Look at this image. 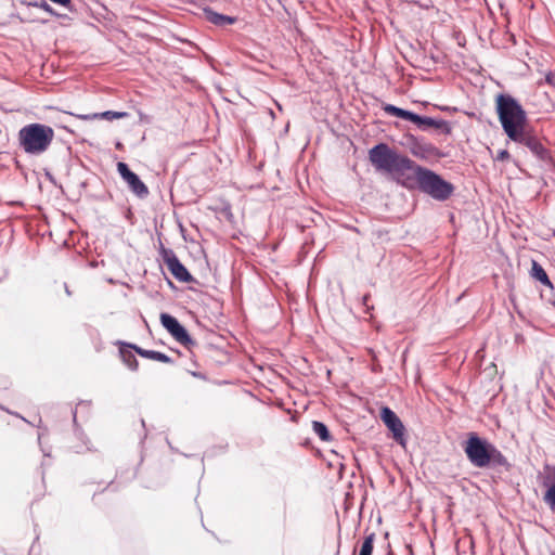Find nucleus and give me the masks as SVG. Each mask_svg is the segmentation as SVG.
<instances>
[{"label": "nucleus", "instance_id": "1", "mask_svg": "<svg viewBox=\"0 0 555 555\" xmlns=\"http://www.w3.org/2000/svg\"><path fill=\"white\" fill-rule=\"evenodd\" d=\"M495 111L508 139H516L519 132L528 127L527 113L513 95L499 93L495 96Z\"/></svg>", "mask_w": 555, "mask_h": 555}, {"label": "nucleus", "instance_id": "2", "mask_svg": "<svg viewBox=\"0 0 555 555\" xmlns=\"http://www.w3.org/2000/svg\"><path fill=\"white\" fill-rule=\"evenodd\" d=\"M465 453L475 467L508 469L509 463L503 453L486 439L472 434L465 444Z\"/></svg>", "mask_w": 555, "mask_h": 555}, {"label": "nucleus", "instance_id": "3", "mask_svg": "<svg viewBox=\"0 0 555 555\" xmlns=\"http://www.w3.org/2000/svg\"><path fill=\"white\" fill-rule=\"evenodd\" d=\"M369 158L376 170L398 177L404 176L406 171H412L415 165L408 156L398 154L386 143L374 145L369 151Z\"/></svg>", "mask_w": 555, "mask_h": 555}, {"label": "nucleus", "instance_id": "4", "mask_svg": "<svg viewBox=\"0 0 555 555\" xmlns=\"http://www.w3.org/2000/svg\"><path fill=\"white\" fill-rule=\"evenodd\" d=\"M53 139L54 130L44 124H29L18 131L20 147L29 155L43 154L50 147Z\"/></svg>", "mask_w": 555, "mask_h": 555}, {"label": "nucleus", "instance_id": "5", "mask_svg": "<svg viewBox=\"0 0 555 555\" xmlns=\"http://www.w3.org/2000/svg\"><path fill=\"white\" fill-rule=\"evenodd\" d=\"M418 189L436 201H447L454 192V185L435 171L417 164L412 169Z\"/></svg>", "mask_w": 555, "mask_h": 555}, {"label": "nucleus", "instance_id": "6", "mask_svg": "<svg viewBox=\"0 0 555 555\" xmlns=\"http://www.w3.org/2000/svg\"><path fill=\"white\" fill-rule=\"evenodd\" d=\"M511 140L526 146L537 159L545 164H552L553 158L551 152L543 144L542 138H540L532 128L527 127L519 132L516 139Z\"/></svg>", "mask_w": 555, "mask_h": 555}, {"label": "nucleus", "instance_id": "7", "mask_svg": "<svg viewBox=\"0 0 555 555\" xmlns=\"http://www.w3.org/2000/svg\"><path fill=\"white\" fill-rule=\"evenodd\" d=\"M160 323L163 327L181 345L191 347L195 345L194 339L190 336L186 328L179 320L166 312L160 313Z\"/></svg>", "mask_w": 555, "mask_h": 555}, {"label": "nucleus", "instance_id": "8", "mask_svg": "<svg viewBox=\"0 0 555 555\" xmlns=\"http://www.w3.org/2000/svg\"><path fill=\"white\" fill-rule=\"evenodd\" d=\"M159 254L166 263L170 273L175 276L176 280L182 283H190L194 281L192 274L189 272L186 267L179 260L176 253L164 246L160 247Z\"/></svg>", "mask_w": 555, "mask_h": 555}, {"label": "nucleus", "instance_id": "9", "mask_svg": "<svg viewBox=\"0 0 555 555\" xmlns=\"http://www.w3.org/2000/svg\"><path fill=\"white\" fill-rule=\"evenodd\" d=\"M380 418L391 431L393 440L400 446L405 447V427L399 416L390 408L383 406L380 410Z\"/></svg>", "mask_w": 555, "mask_h": 555}, {"label": "nucleus", "instance_id": "10", "mask_svg": "<svg viewBox=\"0 0 555 555\" xmlns=\"http://www.w3.org/2000/svg\"><path fill=\"white\" fill-rule=\"evenodd\" d=\"M117 171L133 194L140 198H145L149 195V189L145 183L129 168L126 163L118 162Z\"/></svg>", "mask_w": 555, "mask_h": 555}, {"label": "nucleus", "instance_id": "11", "mask_svg": "<svg viewBox=\"0 0 555 555\" xmlns=\"http://www.w3.org/2000/svg\"><path fill=\"white\" fill-rule=\"evenodd\" d=\"M410 152L413 156L421 159H431L442 156L440 150L434 144L415 137H411L410 139Z\"/></svg>", "mask_w": 555, "mask_h": 555}, {"label": "nucleus", "instance_id": "12", "mask_svg": "<svg viewBox=\"0 0 555 555\" xmlns=\"http://www.w3.org/2000/svg\"><path fill=\"white\" fill-rule=\"evenodd\" d=\"M420 130H427L429 127H434L436 129H440L444 134L451 133V126L447 120L443 119H435L428 116H418L417 122L415 125Z\"/></svg>", "mask_w": 555, "mask_h": 555}, {"label": "nucleus", "instance_id": "13", "mask_svg": "<svg viewBox=\"0 0 555 555\" xmlns=\"http://www.w3.org/2000/svg\"><path fill=\"white\" fill-rule=\"evenodd\" d=\"M122 346H127L128 348L133 349L134 352L138 353L142 358L163 362V363H170V364L173 363V360L169 356H167L166 353H163L160 351L143 349V348H141L134 344H130V343H122Z\"/></svg>", "mask_w": 555, "mask_h": 555}, {"label": "nucleus", "instance_id": "14", "mask_svg": "<svg viewBox=\"0 0 555 555\" xmlns=\"http://www.w3.org/2000/svg\"><path fill=\"white\" fill-rule=\"evenodd\" d=\"M203 11L206 20L216 26L231 25L236 21L235 17L218 13L209 7L203 8Z\"/></svg>", "mask_w": 555, "mask_h": 555}, {"label": "nucleus", "instance_id": "15", "mask_svg": "<svg viewBox=\"0 0 555 555\" xmlns=\"http://www.w3.org/2000/svg\"><path fill=\"white\" fill-rule=\"evenodd\" d=\"M72 414H73V424H74L75 436L77 437V439L79 441H81L80 446L75 447V451L77 453L91 451L92 449H91L90 441H89L88 437L86 436V434L83 433V430L81 429V427L77 423V409L73 410Z\"/></svg>", "mask_w": 555, "mask_h": 555}, {"label": "nucleus", "instance_id": "16", "mask_svg": "<svg viewBox=\"0 0 555 555\" xmlns=\"http://www.w3.org/2000/svg\"><path fill=\"white\" fill-rule=\"evenodd\" d=\"M383 109L388 115H391V116H395V117H398V118H401L404 120H409V121L413 122L414 125H416L417 118L420 116L418 114H416L412 111H408V109L398 107L392 104H385L383 106Z\"/></svg>", "mask_w": 555, "mask_h": 555}, {"label": "nucleus", "instance_id": "17", "mask_svg": "<svg viewBox=\"0 0 555 555\" xmlns=\"http://www.w3.org/2000/svg\"><path fill=\"white\" fill-rule=\"evenodd\" d=\"M124 341H118L119 345V354L124 364L131 371L135 372L139 367V362L132 351L131 348L127 346H122Z\"/></svg>", "mask_w": 555, "mask_h": 555}, {"label": "nucleus", "instance_id": "18", "mask_svg": "<svg viewBox=\"0 0 555 555\" xmlns=\"http://www.w3.org/2000/svg\"><path fill=\"white\" fill-rule=\"evenodd\" d=\"M531 276L538 280L541 284L547 287H553V284L550 278L547 276L545 270L542 268L540 263H538L534 260L532 261Z\"/></svg>", "mask_w": 555, "mask_h": 555}, {"label": "nucleus", "instance_id": "19", "mask_svg": "<svg viewBox=\"0 0 555 555\" xmlns=\"http://www.w3.org/2000/svg\"><path fill=\"white\" fill-rule=\"evenodd\" d=\"M541 486H555V466L544 465L543 470L539 473Z\"/></svg>", "mask_w": 555, "mask_h": 555}, {"label": "nucleus", "instance_id": "20", "mask_svg": "<svg viewBox=\"0 0 555 555\" xmlns=\"http://www.w3.org/2000/svg\"><path fill=\"white\" fill-rule=\"evenodd\" d=\"M312 430L324 442H328L333 439L327 426L323 422L313 421Z\"/></svg>", "mask_w": 555, "mask_h": 555}, {"label": "nucleus", "instance_id": "21", "mask_svg": "<svg viewBox=\"0 0 555 555\" xmlns=\"http://www.w3.org/2000/svg\"><path fill=\"white\" fill-rule=\"evenodd\" d=\"M98 119H106V120H113V119H121L129 116L127 112H116V111H105L102 113H96Z\"/></svg>", "mask_w": 555, "mask_h": 555}, {"label": "nucleus", "instance_id": "22", "mask_svg": "<svg viewBox=\"0 0 555 555\" xmlns=\"http://www.w3.org/2000/svg\"><path fill=\"white\" fill-rule=\"evenodd\" d=\"M375 533H370L363 541L359 555H372Z\"/></svg>", "mask_w": 555, "mask_h": 555}, {"label": "nucleus", "instance_id": "23", "mask_svg": "<svg viewBox=\"0 0 555 555\" xmlns=\"http://www.w3.org/2000/svg\"><path fill=\"white\" fill-rule=\"evenodd\" d=\"M29 7L38 8L49 13L52 16H56L55 10L44 0H34L28 2Z\"/></svg>", "mask_w": 555, "mask_h": 555}, {"label": "nucleus", "instance_id": "24", "mask_svg": "<svg viewBox=\"0 0 555 555\" xmlns=\"http://www.w3.org/2000/svg\"><path fill=\"white\" fill-rule=\"evenodd\" d=\"M543 499L551 511L555 512V488H547Z\"/></svg>", "mask_w": 555, "mask_h": 555}, {"label": "nucleus", "instance_id": "25", "mask_svg": "<svg viewBox=\"0 0 555 555\" xmlns=\"http://www.w3.org/2000/svg\"><path fill=\"white\" fill-rule=\"evenodd\" d=\"M69 115L75 116V117H77L78 119H81V120H94V119H98L96 113H92V114H73V113H69Z\"/></svg>", "mask_w": 555, "mask_h": 555}, {"label": "nucleus", "instance_id": "26", "mask_svg": "<svg viewBox=\"0 0 555 555\" xmlns=\"http://www.w3.org/2000/svg\"><path fill=\"white\" fill-rule=\"evenodd\" d=\"M511 155L506 150H500L496 154L495 160L504 162L509 159Z\"/></svg>", "mask_w": 555, "mask_h": 555}, {"label": "nucleus", "instance_id": "27", "mask_svg": "<svg viewBox=\"0 0 555 555\" xmlns=\"http://www.w3.org/2000/svg\"><path fill=\"white\" fill-rule=\"evenodd\" d=\"M78 405H79V406H86V408H88V409H89V408L91 406V401H83V400H82V401H80V402L78 403Z\"/></svg>", "mask_w": 555, "mask_h": 555}, {"label": "nucleus", "instance_id": "28", "mask_svg": "<svg viewBox=\"0 0 555 555\" xmlns=\"http://www.w3.org/2000/svg\"><path fill=\"white\" fill-rule=\"evenodd\" d=\"M367 300H369V295H365V296L363 297V305H365V306H366Z\"/></svg>", "mask_w": 555, "mask_h": 555}, {"label": "nucleus", "instance_id": "29", "mask_svg": "<svg viewBox=\"0 0 555 555\" xmlns=\"http://www.w3.org/2000/svg\"><path fill=\"white\" fill-rule=\"evenodd\" d=\"M41 451L43 452V454H44L46 456H49V455H50V453H49L46 449L41 448Z\"/></svg>", "mask_w": 555, "mask_h": 555}, {"label": "nucleus", "instance_id": "30", "mask_svg": "<svg viewBox=\"0 0 555 555\" xmlns=\"http://www.w3.org/2000/svg\"><path fill=\"white\" fill-rule=\"evenodd\" d=\"M42 436H43V434H42V433H39V434H38V441H39V443L41 442V438H42Z\"/></svg>", "mask_w": 555, "mask_h": 555}, {"label": "nucleus", "instance_id": "31", "mask_svg": "<svg viewBox=\"0 0 555 555\" xmlns=\"http://www.w3.org/2000/svg\"><path fill=\"white\" fill-rule=\"evenodd\" d=\"M65 291H66V294H67V295H70V291L68 289V287H67V286H65Z\"/></svg>", "mask_w": 555, "mask_h": 555}, {"label": "nucleus", "instance_id": "32", "mask_svg": "<svg viewBox=\"0 0 555 555\" xmlns=\"http://www.w3.org/2000/svg\"><path fill=\"white\" fill-rule=\"evenodd\" d=\"M349 495H350V494H349V492H347V493H346V500H348V499H349Z\"/></svg>", "mask_w": 555, "mask_h": 555}]
</instances>
